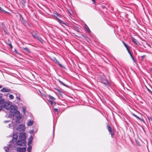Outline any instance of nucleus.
<instances>
[{
    "mask_svg": "<svg viewBox=\"0 0 152 152\" xmlns=\"http://www.w3.org/2000/svg\"><path fill=\"white\" fill-rule=\"evenodd\" d=\"M19 137L20 139L19 140H25L26 138V134L24 133H21L19 134Z\"/></svg>",
    "mask_w": 152,
    "mask_h": 152,
    "instance_id": "nucleus-7",
    "label": "nucleus"
},
{
    "mask_svg": "<svg viewBox=\"0 0 152 152\" xmlns=\"http://www.w3.org/2000/svg\"><path fill=\"white\" fill-rule=\"evenodd\" d=\"M40 93H41V96H45V95L44 94L42 93L41 92H40Z\"/></svg>",
    "mask_w": 152,
    "mask_h": 152,
    "instance_id": "nucleus-41",
    "label": "nucleus"
},
{
    "mask_svg": "<svg viewBox=\"0 0 152 152\" xmlns=\"http://www.w3.org/2000/svg\"><path fill=\"white\" fill-rule=\"evenodd\" d=\"M9 97L10 98V99H12L14 98V96L12 94L10 95L9 96Z\"/></svg>",
    "mask_w": 152,
    "mask_h": 152,
    "instance_id": "nucleus-27",
    "label": "nucleus"
},
{
    "mask_svg": "<svg viewBox=\"0 0 152 152\" xmlns=\"http://www.w3.org/2000/svg\"><path fill=\"white\" fill-rule=\"evenodd\" d=\"M126 49L128 51V52L129 53V51H130L129 50V47L127 48Z\"/></svg>",
    "mask_w": 152,
    "mask_h": 152,
    "instance_id": "nucleus-44",
    "label": "nucleus"
},
{
    "mask_svg": "<svg viewBox=\"0 0 152 152\" xmlns=\"http://www.w3.org/2000/svg\"><path fill=\"white\" fill-rule=\"evenodd\" d=\"M56 90L58 91V92H59L60 91L58 89H56Z\"/></svg>",
    "mask_w": 152,
    "mask_h": 152,
    "instance_id": "nucleus-49",
    "label": "nucleus"
},
{
    "mask_svg": "<svg viewBox=\"0 0 152 152\" xmlns=\"http://www.w3.org/2000/svg\"><path fill=\"white\" fill-rule=\"evenodd\" d=\"M21 21L23 23H25L26 22V21L25 20H24L23 19L22 21Z\"/></svg>",
    "mask_w": 152,
    "mask_h": 152,
    "instance_id": "nucleus-37",
    "label": "nucleus"
},
{
    "mask_svg": "<svg viewBox=\"0 0 152 152\" xmlns=\"http://www.w3.org/2000/svg\"><path fill=\"white\" fill-rule=\"evenodd\" d=\"M16 124L15 125H13L14 128H15L17 129H19V131H24L25 129L24 124H22L20 125V123L19 121H15Z\"/></svg>",
    "mask_w": 152,
    "mask_h": 152,
    "instance_id": "nucleus-1",
    "label": "nucleus"
},
{
    "mask_svg": "<svg viewBox=\"0 0 152 152\" xmlns=\"http://www.w3.org/2000/svg\"><path fill=\"white\" fill-rule=\"evenodd\" d=\"M56 19H57V21L61 24H64L65 25H66V24L65 23L63 22L62 20H60L59 18H56Z\"/></svg>",
    "mask_w": 152,
    "mask_h": 152,
    "instance_id": "nucleus-13",
    "label": "nucleus"
},
{
    "mask_svg": "<svg viewBox=\"0 0 152 152\" xmlns=\"http://www.w3.org/2000/svg\"><path fill=\"white\" fill-rule=\"evenodd\" d=\"M17 109V106L14 105H11L9 109L10 110L9 113L11 117V118H14V114L15 112H16Z\"/></svg>",
    "mask_w": 152,
    "mask_h": 152,
    "instance_id": "nucleus-2",
    "label": "nucleus"
},
{
    "mask_svg": "<svg viewBox=\"0 0 152 152\" xmlns=\"http://www.w3.org/2000/svg\"><path fill=\"white\" fill-rule=\"evenodd\" d=\"M132 40L133 42H134V43L137 45H138V43L137 42V40L133 37L132 38Z\"/></svg>",
    "mask_w": 152,
    "mask_h": 152,
    "instance_id": "nucleus-18",
    "label": "nucleus"
},
{
    "mask_svg": "<svg viewBox=\"0 0 152 152\" xmlns=\"http://www.w3.org/2000/svg\"><path fill=\"white\" fill-rule=\"evenodd\" d=\"M85 28H86V30L89 33H90L91 32V31L90 30L89 28L86 25L85 26Z\"/></svg>",
    "mask_w": 152,
    "mask_h": 152,
    "instance_id": "nucleus-23",
    "label": "nucleus"
},
{
    "mask_svg": "<svg viewBox=\"0 0 152 152\" xmlns=\"http://www.w3.org/2000/svg\"><path fill=\"white\" fill-rule=\"evenodd\" d=\"M15 52L16 53H17V51L16 50H15Z\"/></svg>",
    "mask_w": 152,
    "mask_h": 152,
    "instance_id": "nucleus-48",
    "label": "nucleus"
},
{
    "mask_svg": "<svg viewBox=\"0 0 152 152\" xmlns=\"http://www.w3.org/2000/svg\"><path fill=\"white\" fill-rule=\"evenodd\" d=\"M26 149V148L25 147L19 148H17V151L18 152H25Z\"/></svg>",
    "mask_w": 152,
    "mask_h": 152,
    "instance_id": "nucleus-9",
    "label": "nucleus"
},
{
    "mask_svg": "<svg viewBox=\"0 0 152 152\" xmlns=\"http://www.w3.org/2000/svg\"><path fill=\"white\" fill-rule=\"evenodd\" d=\"M54 15L56 17L57 16L59 17V15L58 14L56 13H55Z\"/></svg>",
    "mask_w": 152,
    "mask_h": 152,
    "instance_id": "nucleus-39",
    "label": "nucleus"
},
{
    "mask_svg": "<svg viewBox=\"0 0 152 152\" xmlns=\"http://www.w3.org/2000/svg\"><path fill=\"white\" fill-rule=\"evenodd\" d=\"M122 42L123 43V44L124 45L126 48L128 47V46L126 44V43L125 42H124L123 41H122Z\"/></svg>",
    "mask_w": 152,
    "mask_h": 152,
    "instance_id": "nucleus-32",
    "label": "nucleus"
},
{
    "mask_svg": "<svg viewBox=\"0 0 152 152\" xmlns=\"http://www.w3.org/2000/svg\"><path fill=\"white\" fill-rule=\"evenodd\" d=\"M110 133H111V137H113V135H114V133H113V132H110Z\"/></svg>",
    "mask_w": 152,
    "mask_h": 152,
    "instance_id": "nucleus-38",
    "label": "nucleus"
},
{
    "mask_svg": "<svg viewBox=\"0 0 152 152\" xmlns=\"http://www.w3.org/2000/svg\"><path fill=\"white\" fill-rule=\"evenodd\" d=\"M18 134H15L13 135V137L12 138V141L13 143H14V142H16L17 138H18Z\"/></svg>",
    "mask_w": 152,
    "mask_h": 152,
    "instance_id": "nucleus-10",
    "label": "nucleus"
},
{
    "mask_svg": "<svg viewBox=\"0 0 152 152\" xmlns=\"http://www.w3.org/2000/svg\"><path fill=\"white\" fill-rule=\"evenodd\" d=\"M19 17H20V19L21 21H22L23 20V18L22 16L20 14H19Z\"/></svg>",
    "mask_w": 152,
    "mask_h": 152,
    "instance_id": "nucleus-29",
    "label": "nucleus"
},
{
    "mask_svg": "<svg viewBox=\"0 0 152 152\" xmlns=\"http://www.w3.org/2000/svg\"><path fill=\"white\" fill-rule=\"evenodd\" d=\"M129 54H130V56L131 58H133V57L132 56V54H131V52H130V51H129V53H128Z\"/></svg>",
    "mask_w": 152,
    "mask_h": 152,
    "instance_id": "nucleus-36",
    "label": "nucleus"
},
{
    "mask_svg": "<svg viewBox=\"0 0 152 152\" xmlns=\"http://www.w3.org/2000/svg\"><path fill=\"white\" fill-rule=\"evenodd\" d=\"M151 69L152 72V68Z\"/></svg>",
    "mask_w": 152,
    "mask_h": 152,
    "instance_id": "nucleus-53",
    "label": "nucleus"
},
{
    "mask_svg": "<svg viewBox=\"0 0 152 152\" xmlns=\"http://www.w3.org/2000/svg\"><path fill=\"white\" fill-rule=\"evenodd\" d=\"M26 141L25 140H18L17 142V144L19 146H24L26 145Z\"/></svg>",
    "mask_w": 152,
    "mask_h": 152,
    "instance_id": "nucleus-4",
    "label": "nucleus"
},
{
    "mask_svg": "<svg viewBox=\"0 0 152 152\" xmlns=\"http://www.w3.org/2000/svg\"><path fill=\"white\" fill-rule=\"evenodd\" d=\"M148 45L149 46H150V45L149 44H148Z\"/></svg>",
    "mask_w": 152,
    "mask_h": 152,
    "instance_id": "nucleus-52",
    "label": "nucleus"
},
{
    "mask_svg": "<svg viewBox=\"0 0 152 152\" xmlns=\"http://www.w3.org/2000/svg\"><path fill=\"white\" fill-rule=\"evenodd\" d=\"M107 128L108 130V131L110 133L113 132L112 131V128L111 127H110L108 125H107Z\"/></svg>",
    "mask_w": 152,
    "mask_h": 152,
    "instance_id": "nucleus-20",
    "label": "nucleus"
},
{
    "mask_svg": "<svg viewBox=\"0 0 152 152\" xmlns=\"http://www.w3.org/2000/svg\"><path fill=\"white\" fill-rule=\"evenodd\" d=\"M1 91L2 92H10L11 91V90L10 89L5 87H4L1 89Z\"/></svg>",
    "mask_w": 152,
    "mask_h": 152,
    "instance_id": "nucleus-11",
    "label": "nucleus"
},
{
    "mask_svg": "<svg viewBox=\"0 0 152 152\" xmlns=\"http://www.w3.org/2000/svg\"><path fill=\"white\" fill-rule=\"evenodd\" d=\"M122 42L123 43V44L124 45L126 48L128 47V46L126 44V43L125 42H124L123 41H122Z\"/></svg>",
    "mask_w": 152,
    "mask_h": 152,
    "instance_id": "nucleus-30",
    "label": "nucleus"
},
{
    "mask_svg": "<svg viewBox=\"0 0 152 152\" xmlns=\"http://www.w3.org/2000/svg\"><path fill=\"white\" fill-rule=\"evenodd\" d=\"M51 60L55 63L57 64L60 67H63L62 65L61 64H60L59 63V62L57 61L56 59L55 58L53 57L52 58H51Z\"/></svg>",
    "mask_w": 152,
    "mask_h": 152,
    "instance_id": "nucleus-8",
    "label": "nucleus"
},
{
    "mask_svg": "<svg viewBox=\"0 0 152 152\" xmlns=\"http://www.w3.org/2000/svg\"><path fill=\"white\" fill-rule=\"evenodd\" d=\"M22 109L23 111V113L24 114H25V112H26V108L25 107H22Z\"/></svg>",
    "mask_w": 152,
    "mask_h": 152,
    "instance_id": "nucleus-26",
    "label": "nucleus"
},
{
    "mask_svg": "<svg viewBox=\"0 0 152 152\" xmlns=\"http://www.w3.org/2000/svg\"><path fill=\"white\" fill-rule=\"evenodd\" d=\"M49 98L50 99V100H51V101H54L55 99V98L50 96H49Z\"/></svg>",
    "mask_w": 152,
    "mask_h": 152,
    "instance_id": "nucleus-25",
    "label": "nucleus"
},
{
    "mask_svg": "<svg viewBox=\"0 0 152 152\" xmlns=\"http://www.w3.org/2000/svg\"><path fill=\"white\" fill-rule=\"evenodd\" d=\"M20 2L22 4V5L24 6L25 5V4L26 3V0H20Z\"/></svg>",
    "mask_w": 152,
    "mask_h": 152,
    "instance_id": "nucleus-17",
    "label": "nucleus"
},
{
    "mask_svg": "<svg viewBox=\"0 0 152 152\" xmlns=\"http://www.w3.org/2000/svg\"><path fill=\"white\" fill-rule=\"evenodd\" d=\"M54 110L56 111V112H58V110L57 109L55 108L54 109Z\"/></svg>",
    "mask_w": 152,
    "mask_h": 152,
    "instance_id": "nucleus-42",
    "label": "nucleus"
},
{
    "mask_svg": "<svg viewBox=\"0 0 152 152\" xmlns=\"http://www.w3.org/2000/svg\"><path fill=\"white\" fill-rule=\"evenodd\" d=\"M92 1L94 2H95V0H92Z\"/></svg>",
    "mask_w": 152,
    "mask_h": 152,
    "instance_id": "nucleus-47",
    "label": "nucleus"
},
{
    "mask_svg": "<svg viewBox=\"0 0 152 152\" xmlns=\"http://www.w3.org/2000/svg\"><path fill=\"white\" fill-rule=\"evenodd\" d=\"M31 35L34 38H37V35L34 32L32 31L31 32Z\"/></svg>",
    "mask_w": 152,
    "mask_h": 152,
    "instance_id": "nucleus-12",
    "label": "nucleus"
},
{
    "mask_svg": "<svg viewBox=\"0 0 152 152\" xmlns=\"http://www.w3.org/2000/svg\"><path fill=\"white\" fill-rule=\"evenodd\" d=\"M0 10L1 11H2V12H6L4 10H3V9L1 8V7H0Z\"/></svg>",
    "mask_w": 152,
    "mask_h": 152,
    "instance_id": "nucleus-34",
    "label": "nucleus"
},
{
    "mask_svg": "<svg viewBox=\"0 0 152 152\" xmlns=\"http://www.w3.org/2000/svg\"><path fill=\"white\" fill-rule=\"evenodd\" d=\"M49 101L50 102V104L52 106H54L55 105L56 103L55 102H53L50 100H49Z\"/></svg>",
    "mask_w": 152,
    "mask_h": 152,
    "instance_id": "nucleus-21",
    "label": "nucleus"
},
{
    "mask_svg": "<svg viewBox=\"0 0 152 152\" xmlns=\"http://www.w3.org/2000/svg\"><path fill=\"white\" fill-rule=\"evenodd\" d=\"M58 80L59 82V83H61V85H62L65 86H66L67 87H69V86L68 85H67L65 84H64L63 82L61 81L60 80L58 79Z\"/></svg>",
    "mask_w": 152,
    "mask_h": 152,
    "instance_id": "nucleus-19",
    "label": "nucleus"
},
{
    "mask_svg": "<svg viewBox=\"0 0 152 152\" xmlns=\"http://www.w3.org/2000/svg\"><path fill=\"white\" fill-rule=\"evenodd\" d=\"M16 100L18 101H20V97L19 96H18L17 95L16 97Z\"/></svg>",
    "mask_w": 152,
    "mask_h": 152,
    "instance_id": "nucleus-33",
    "label": "nucleus"
},
{
    "mask_svg": "<svg viewBox=\"0 0 152 152\" xmlns=\"http://www.w3.org/2000/svg\"><path fill=\"white\" fill-rule=\"evenodd\" d=\"M37 39L40 42H42V39L40 37H37Z\"/></svg>",
    "mask_w": 152,
    "mask_h": 152,
    "instance_id": "nucleus-28",
    "label": "nucleus"
},
{
    "mask_svg": "<svg viewBox=\"0 0 152 152\" xmlns=\"http://www.w3.org/2000/svg\"><path fill=\"white\" fill-rule=\"evenodd\" d=\"M30 138L31 139H32V137L31 136L30 137Z\"/></svg>",
    "mask_w": 152,
    "mask_h": 152,
    "instance_id": "nucleus-50",
    "label": "nucleus"
},
{
    "mask_svg": "<svg viewBox=\"0 0 152 152\" xmlns=\"http://www.w3.org/2000/svg\"><path fill=\"white\" fill-rule=\"evenodd\" d=\"M145 57V55H143V56H141V58H143L144 57Z\"/></svg>",
    "mask_w": 152,
    "mask_h": 152,
    "instance_id": "nucleus-45",
    "label": "nucleus"
},
{
    "mask_svg": "<svg viewBox=\"0 0 152 152\" xmlns=\"http://www.w3.org/2000/svg\"><path fill=\"white\" fill-rule=\"evenodd\" d=\"M122 42L123 43V44L124 45L126 48L128 47V46L126 44V43L125 42H124L123 41H122Z\"/></svg>",
    "mask_w": 152,
    "mask_h": 152,
    "instance_id": "nucleus-31",
    "label": "nucleus"
},
{
    "mask_svg": "<svg viewBox=\"0 0 152 152\" xmlns=\"http://www.w3.org/2000/svg\"><path fill=\"white\" fill-rule=\"evenodd\" d=\"M2 87V86L1 85H0V88H1Z\"/></svg>",
    "mask_w": 152,
    "mask_h": 152,
    "instance_id": "nucleus-51",
    "label": "nucleus"
},
{
    "mask_svg": "<svg viewBox=\"0 0 152 152\" xmlns=\"http://www.w3.org/2000/svg\"><path fill=\"white\" fill-rule=\"evenodd\" d=\"M15 116L16 121H18L20 118V113L19 111H16L14 114V116Z\"/></svg>",
    "mask_w": 152,
    "mask_h": 152,
    "instance_id": "nucleus-6",
    "label": "nucleus"
},
{
    "mask_svg": "<svg viewBox=\"0 0 152 152\" xmlns=\"http://www.w3.org/2000/svg\"><path fill=\"white\" fill-rule=\"evenodd\" d=\"M23 49L27 53H30V50L28 48L26 47H23Z\"/></svg>",
    "mask_w": 152,
    "mask_h": 152,
    "instance_id": "nucleus-16",
    "label": "nucleus"
},
{
    "mask_svg": "<svg viewBox=\"0 0 152 152\" xmlns=\"http://www.w3.org/2000/svg\"><path fill=\"white\" fill-rule=\"evenodd\" d=\"M11 106L9 104L7 103H5L1 105L0 107V111L1 110H2L4 108L6 109L7 110H9L10 107Z\"/></svg>",
    "mask_w": 152,
    "mask_h": 152,
    "instance_id": "nucleus-5",
    "label": "nucleus"
},
{
    "mask_svg": "<svg viewBox=\"0 0 152 152\" xmlns=\"http://www.w3.org/2000/svg\"><path fill=\"white\" fill-rule=\"evenodd\" d=\"M9 45L10 46V47L11 48V49H12V45L11 44V43H9Z\"/></svg>",
    "mask_w": 152,
    "mask_h": 152,
    "instance_id": "nucleus-40",
    "label": "nucleus"
},
{
    "mask_svg": "<svg viewBox=\"0 0 152 152\" xmlns=\"http://www.w3.org/2000/svg\"><path fill=\"white\" fill-rule=\"evenodd\" d=\"M31 148H32V147L31 146H30L29 147H28L27 148V149L28 152H31Z\"/></svg>",
    "mask_w": 152,
    "mask_h": 152,
    "instance_id": "nucleus-24",
    "label": "nucleus"
},
{
    "mask_svg": "<svg viewBox=\"0 0 152 152\" xmlns=\"http://www.w3.org/2000/svg\"><path fill=\"white\" fill-rule=\"evenodd\" d=\"M132 60H133V61L134 62H135V63H136V61L134 59V58H132Z\"/></svg>",
    "mask_w": 152,
    "mask_h": 152,
    "instance_id": "nucleus-43",
    "label": "nucleus"
},
{
    "mask_svg": "<svg viewBox=\"0 0 152 152\" xmlns=\"http://www.w3.org/2000/svg\"><path fill=\"white\" fill-rule=\"evenodd\" d=\"M129 54H130V56L131 58H133V57L132 56V54H131V52H130V51H129V53H128Z\"/></svg>",
    "mask_w": 152,
    "mask_h": 152,
    "instance_id": "nucleus-35",
    "label": "nucleus"
},
{
    "mask_svg": "<svg viewBox=\"0 0 152 152\" xmlns=\"http://www.w3.org/2000/svg\"><path fill=\"white\" fill-rule=\"evenodd\" d=\"M10 125H9V126H10ZM9 127H10V126H9Z\"/></svg>",
    "mask_w": 152,
    "mask_h": 152,
    "instance_id": "nucleus-54",
    "label": "nucleus"
},
{
    "mask_svg": "<svg viewBox=\"0 0 152 152\" xmlns=\"http://www.w3.org/2000/svg\"><path fill=\"white\" fill-rule=\"evenodd\" d=\"M10 145H8V146H7V147H4V148L5 150V151L6 152H8V149H10Z\"/></svg>",
    "mask_w": 152,
    "mask_h": 152,
    "instance_id": "nucleus-15",
    "label": "nucleus"
},
{
    "mask_svg": "<svg viewBox=\"0 0 152 152\" xmlns=\"http://www.w3.org/2000/svg\"><path fill=\"white\" fill-rule=\"evenodd\" d=\"M132 115H133L135 117H136V118H137V119H139V120H141H141H142V119L141 118H140V117H138L137 115H135V114H134V113H133V114H132Z\"/></svg>",
    "mask_w": 152,
    "mask_h": 152,
    "instance_id": "nucleus-22",
    "label": "nucleus"
},
{
    "mask_svg": "<svg viewBox=\"0 0 152 152\" xmlns=\"http://www.w3.org/2000/svg\"><path fill=\"white\" fill-rule=\"evenodd\" d=\"M100 81L101 82L104 84L107 85H109V83L107 80L106 79V78L105 76L104 75H102L100 78Z\"/></svg>",
    "mask_w": 152,
    "mask_h": 152,
    "instance_id": "nucleus-3",
    "label": "nucleus"
},
{
    "mask_svg": "<svg viewBox=\"0 0 152 152\" xmlns=\"http://www.w3.org/2000/svg\"><path fill=\"white\" fill-rule=\"evenodd\" d=\"M34 121H29L27 123V125L28 126H31L33 125Z\"/></svg>",
    "mask_w": 152,
    "mask_h": 152,
    "instance_id": "nucleus-14",
    "label": "nucleus"
},
{
    "mask_svg": "<svg viewBox=\"0 0 152 152\" xmlns=\"http://www.w3.org/2000/svg\"><path fill=\"white\" fill-rule=\"evenodd\" d=\"M4 122V123H7V122H8V121H5Z\"/></svg>",
    "mask_w": 152,
    "mask_h": 152,
    "instance_id": "nucleus-46",
    "label": "nucleus"
}]
</instances>
